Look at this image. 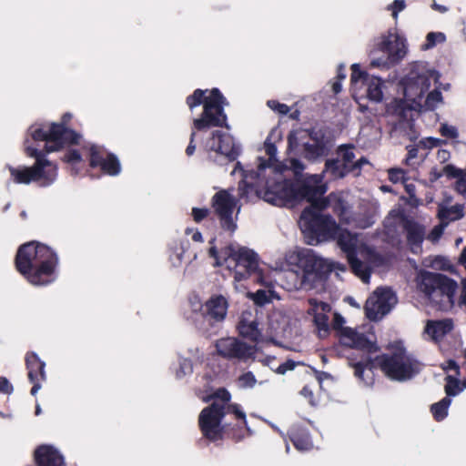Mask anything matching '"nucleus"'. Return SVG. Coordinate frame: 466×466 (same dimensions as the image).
I'll return each mask as SVG.
<instances>
[{
  "label": "nucleus",
  "instance_id": "obj_46",
  "mask_svg": "<svg viewBox=\"0 0 466 466\" xmlns=\"http://www.w3.org/2000/svg\"><path fill=\"white\" fill-rule=\"evenodd\" d=\"M446 225L444 223H441L440 225H437L435 226L431 231L429 233L428 235V238L431 241V242H436L439 240V238L441 237V235L443 234V230H444V227Z\"/></svg>",
  "mask_w": 466,
  "mask_h": 466
},
{
  "label": "nucleus",
  "instance_id": "obj_2",
  "mask_svg": "<svg viewBox=\"0 0 466 466\" xmlns=\"http://www.w3.org/2000/svg\"><path fill=\"white\" fill-rule=\"evenodd\" d=\"M274 135L279 136V131L272 130L265 142V149L268 156V163L260 160L258 164L256 175L258 177H267V180L264 189L258 191L257 195L266 202L279 207L293 206L303 199L317 203V198L324 195L328 190L327 185L323 182V174L306 175L297 178L295 182L288 180L283 174L284 169H291L295 176H299L305 166L296 158L289 159L284 167L277 165V147L270 142Z\"/></svg>",
  "mask_w": 466,
  "mask_h": 466
},
{
  "label": "nucleus",
  "instance_id": "obj_4",
  "mask_svg": "<svg viewBox=\"0 0 466 466\" xmlns=\"http://www.w3.org/2000/svg\"><path fill=\"white\" fill-rule=\"evenodd\" d=\"M287 268L292 279L287 281L289 290H311L321 284L327 275L334 270L344 272L346 266L324 258L309 248H294L284 255V262H276L275 270Z\"/></svg>",
  "mask_w": 466,
  "mask_h": 466
},
{
  "label": "nucleus",
  "instance_id": "obj_6",
  "mask_svg": "<svg viewBox=\"0 0 466 466\" xmlns=\"http://www.w3.org/2000/svg\"><path fill=\"white\" fill-rule=\"evenodd\" d=\"M57 261L56 254L49 247L35 241L21 246L15 258L17 270L35 286L55 280Z\"/></svg>",
  "mask_w": 466,
  "mask_h": 466
},
{
  "label": "nucleus",
  "instance_id": "obj_18",
  "mask_svg": "<svg viewBox=\"0 0 466 466\" xmlns=\"http://www.w3.org/2000/svg\"><path fill=\"white\" fill-rule=\"evenodd\" d=\"M89 151L90 166L92 167H99L101 170L110 176H116L121 171V166L117 157L107 153L103 147L88 145L85 146Z\"/></svg>",
  "mask_w": 466,
  "mask_h": 466
},
{
  "label": "nucleus",
  "instance_id": "obj_35",
  "mask_svg": "<svg viewBox=\"0 0 466 466\" xmlns=\"http://www.w3.org/2000/svg\"><path fill=\"white\" fill-rule=\"evenodd\" d=\"M238 172H239L241 174V177H243V181L239 184V187H238L239 196H240V198H246L247 199H249L248 193H249V190H251V191L253 190V187H252V185H250L247 182V179L249 177H252L253 172H250L248 174L247 172H245L239 162H238L235 165V167L231 174L235 175Z\"/></svg>",
  "mask_w": 466,
  "mask_h": 466
},
{
  "label": "nucleus",
  "instance_id": "obj_64",
  "mask_svg": "<svg viewBox=\"0 0 466 466\" xmlns=\"http://www.w3.org/2000/svg\"><path fill=\"white\" fill-rule=\"evenodd\" d=\"M463 289L461 296V303L466 307V278L462 280Z\"/></svg>",
  "mask_w": 466,
  "mask_h": 466
},
{
  "label": "nucleus",
  "instance_id": "obj_27",
  "mask_svg": "<svg viewBox=\"0 0 466 466\" xmlns=\"http://www.w3.org/2000/svg\"><path fill=\"white\" fill-rule=\"evenodd\" d=\"M452 328L453 324L451 319L429 320L425 326L423 335L433 341H439L450 332Z\"/></svg>",
  "mask_w": 466,
  "mask_h": 466
},
{
  "label": "nucleus",
  "instance_id": "obj_31",
  "mask_svg": "<svg viewBox=\"0 0 466 466\" xmlns=\"http://www.w3.org/2000/svg\"><path fill=\"white\" fill-rule=\"evenodd\" d=\"M438 217L441 223L447 225L463 217V206L461 204L449 206L447 203H441L438 207Z\"/></svg>",
  "mask_w": 466,
  "mask_h": 466
},
{
  "label": "nucleus",
  "instance_id": "obj_62",
  "mask_svg": "<svg viewBox=\"0 0 466 466\" xmlns=\"http://www.w3.org/2000/svg\"><path fill=\"white\" fill-rule=\"evenodd\" d=\"M450 153L447 150H439L438 158L441 161H445L449 158Z\"/></svg>",
  "mask_w": 466,
  "mask_h": 466
},
{
  "label": "nucleus",
  "instance_id": "obj_43",
  "mask_svg": "<svg viewBox=\"0 0 466 466\" xmlns=\"http://www.w3.org/2000/svg\"><path fill=\"white\" fill-rule=\"evenodd\" d=\"M440 132L443 137L449 138H457L459 136L458 130L455 127L450 126L446 123L441 124L440 127Z\"/></svg>",
  "mask_w": 466,
  "mask_h": 466
},
{
  "label": "nucleus",
  "instance_id": "obj_40",
  "mask_svg": "<svg viewBox=\"0 0 466 466\" xmlns=\"http://www.w3.org/2000/svg\"><path fill=\"white\" fill-rule=\"evenodd\" d=\"M179 368L176 370V376L177 379H181L188 374H190L193 370L192 363L189 360L185 358L179 359Z\"/></svg>",
  "mask_w": 466,
  "mask_h": 466
},
{
  "label": "nucleus",
  "instance_id": "obj_49",
  "mask_svg": "<svg viewBox=\"0 0 466 466\" xmlns=\"http://www.w3.org/2000/svg\"><path fill=\"white\" fill-rule=\"evenodd\" d=\"M14 390L12 384L5 377H0V392L4 394H11Z\"/></svg>",
  "mask_w": 466,
  "mask_h": 466
},
{
  "label": "nucleus",
  "instance_id": "obj_8",
  "mask_svg": "<svg viewBox=\"0 0 466 466\" xmlns=\"http://www.w3.org/2000/svg\"><path fill=\"white\" fill-rule=\"evenodd\" d=\"M364 310L368 321L360 328V330L351 328L343 329L341 330V344L373 353L377 350L379 289H375L367 299Z\"/></svg>",
  "mask_w": 466,
  "mask_h": 466
},
{
  "label": "nucleus",
  "instance_id": "obj_20",
  "mask_svg": "<svg viewBox=\"0 0 466 466\" xmlns=\"http://www.w3.org/2000/svg\"><path fill=\"white\" fill-rule=\"evenodd\" d=\"M238 329L242 337L254 342L264 341L263 326L259 327L258 313L256 309H246L241 313Z\"/></svg>",
  "mask_w": 466,
  "mask_h": 466
},
{
  "label": "nucleus",
  "instance_id": "obj_36",
  "mask_svg": "<svg viewBox=\"0 0 466 466\" xmlns=\"http://www.w3.org/2000/svg\"><path fill=\"white\" fill-rule=\"evenodd\" d=\"M451 402V399L446 397L431 405V412L437 420H442L447 416Z\"/></svg>",
  "mask_w": 466,
  "mask_h": 466
},
{
  "label": "nucleus",
  "instance_id": "obj_57",
  "mask_svg": "<svg viewBox=\"0 0 466 466\" xmlns=\"http://www.w3.org/2000/svg\"><path fill=\"white\" fill-rule=\"evenodd\" d=\"M441 140L438 138L428 137L425 141V145L430 147H438L441 144Z\"/></svg>",
  "mask_w": 466,
  "mask_h": 466
},
{
  "label": "nucleus",
  "instance_id": "obj_7",
  "mask_svg": "<svg viewBox=\"0 0 466 466\" xmlns=\"http://www.w3.org/2000/svg\"><path fill=\"white\" fill-rule=\"evenodd\" d=\"M208 91L197 89L193 95L187 98V104L192 110L194 107L203 104V112L199 117L194 118L193 127L190 135V143L186 149L187 156L193 155L196 147L193 140L196 131L207 130L214 127L227 126V116L224 113L226 99L223 97L218 88H213L206 95Z\"/></svg>",
  "mask_w": 466,
  "mask_h": 466
},
{
  "label": "nucleus",
  "instance_id": "obj_54",
  "mask_svg": "<svg viewBox=\"0 0 466 466\" xmlns=\"http://www.w3.org/2000/svg\"><path fill=\"white\" fill-rule=\"evenodd\" d=\"M316 379L318 380L319 386L322 387L323 382L328 380H332V377L327 372L316 371Z\"/></svg>",
  "mask_w": 466,
  "mask_h": 466
},
{
  "label": "nucleus",
  "instance_id": "obj_53",
  "mask_svg": "<svg viewBox=\"0 0 466 466\" xmlns=\"http://www.w3.org/2000/svg\"><path fill=\"white\" fill-rule=\"evenodd\" d=\"M301 395L304 396L309 400V402L311 405H315L316 404V400L314 399L313 390L309 386H305L301 390Z\"/></svg>",
  "mask_w": 466,
  "mask_h": 466
},
{
  "label": "nucleus",
  "instance_id": "obj_25",
  "mask_svg": "<svg viewBox=\"0 0 466 466\" xmlns=\"http://www.w3.org/2000/svg\"><path fill=\"white\" fill-rule=\"evenodd\" d=\"M354 370L355 376L360 379L365 386L372 387L376 382L379 370V357H370L365 364L356 363Z\"/></svg>",
  "mask_w": 466,
  "mask_h": 466
},
{
  "label": "nucleus",
  "instance_id": "obj_32",
  "mask_svg": "<svg viewBox=\"0 0 466 466\" xmlns=\"http://www.w3.org/2000/svg\"><path fill=\"white\" fill-rule=\"evenodd\" d=\"M397 304L396 291L390 287L380 288V318L389 314Z\"/></svg>",
  "mask_w": 466,
  "mask_h": 466
},
{
  "label": "nucleus",
  "instance_id": "obj_51",
  "mask_svg": "<svg viewBox=\"0 0 466 466\" xmlns=\"http://www.w3.org/2000/svg\"><path fill=\"white\" fill-rule=\"evenodd\" d=\"M436 267L442 270H448L451 273H456L454 266H452L448 260L440 258L436 260Z\"/></svg>",
  "mask_w": 466,
  "mask_h": 466
},
{
  "label": "nucleus",
  "instance_id": "obj_47",
  "mask_svg": "<svg viewBox=\"0 0 466 466\" xmlns=\"http://www.w3.org/2000/svg\"><path fill=\"white\" fill-rule=\"evenodd\" d=\"M296 364L294 361L292 360H288L282 364H280L279 367H277L276 369H274L273 367L270 366V369L273 370L276 373L278 374H285L288 370H294Z\"/></svg>",
  "mask_w": 466,
  "mask_h": 466
},
{
  "label": "nucleus",
  "instance_id": "obj_19",
  "mask_svg": "<svg viewBox=\"0 0 466 466\" xmlns=\"http://www.w3.org/2000/svg\"><path fill=\"white\" fill-rule=\"evenodd\" d=\"M216 348L218 352L228 359H238L247 360L253 357L255 350L235 338H225L217 341Z\"/></svg>",
  "mask_w": 466,
  "mask_h": 466
},
{
  "label": "nucleus",
  "instance_id": "obj_34",
  "mask_svg": "<svg viewBox=\"0 0 466 466\" xmlns=\"http://www.w3.org/2000/svg\"><path fill=\"white\" fill-rule=\"evenodd\" d=\"M291 441L299 451H306L312 448V442L307 431L293 429L291 431Z\"/></svg>",
  "mask_w": 466,
  "mask_h": 466
},
{
  "label": "nucleus",
  "instance_id": "obj_52",
  "mask_svg": "<svg viewBox=\"0 0 466 466\" xmlns=\"http://www.w3.org/2000/svg\"><path fill=\"white\" fill-rule=\"evenodd\" d=\"M65 160L68 163L75 164L82 160L81 155L76 150H70L66 156Z\"/></svg>",
  "mask_w": 466,
  "mask_h": 466
},
{
  "label": "nucleus",
  "instance_id": "obj_45",
  "mask_svg": "<svg viewBox=\"0 0 466 466\" xmlns=\"http://www.w3.org/2000/svg\"><path fill=\"white\" fill-rule=\"evenodd\" d=\"M388 172L392 183L405 182V173L401 168H391Z\"/></svg>",
  "mask_w": 466,
  "mask_h": 466
},
{
  "label": "nucleus",
  "instance_id": "obj_42",
  "mask_svg": "<svg viewBox=\"0 0 466 466\" xmlns=\"http://www.w3.org/2000/svg\"><path fill=\"white\" fill-rule=\"evenodd\" d=\"M406 8V3L404 0H394L390 5L387 6V10L391 12V16L397 20L400 12Z\"/></svg>",
  "mask_w": 466,
  "mask_h": 466
},
{
  "label": "nucleus",
  "instance_id": "obj_33",
  "mask_svg": "<svg viewBox=\"0 0 466 466\" xmlns=\"http://www.w3.org/2000/svg\"><path fill=\"white\" fill-rule=\"evenodd\" d=\"M443 174L447 177H456L455 189L464 198H466V170L456 168L451 165H447L443 167Z\"/></svg>",
  "mask_w": 466,
  "mask_h": 466
},
{
  "label": "nucleus",
  "instance_id": "obj_38",
  "mask_svg": "<svg viewBox=\"0 0 466 466\" xmlns=\"http://www.w3.org/2000/svg\"><path fill=\"white\" fill-rule=\"evenodd\" d=\"M445 35L442 33L431 32L426 36L425 43L421 46V50H429L436 46L438 42H444Z\"/></svg>",
  "mask_w": 466,
  "mask_h": 466
},
{
  "label": "nucleus",
  "instance_id": "obj_3",
  "mask_svg": "<svg viewBox=\"0 0 466 466\" xmlns=\"http://www.w3.org/2000/svg\"><path fill=\"white\" fill-rule=\"evenodd\" d=\"M208 254L214 258L213 265L215 267L224 266L233 272L236 283L243 281L254 274L256 281L268 288V289H258L249 295L255 304L262 306L275 299H280L271 289L273 286L271 272H264L258 268V257L253 250L238 244H229L219 251L215 247H210Z\"/></svg>",
  "mask_w": 466,
  "mask_h": 466
},
{
  "label": "nucleus",
  "instance_id": "obj_17",
  "mask_svg": "<svg viewBox=\"0 0 466 466\" xmlns=\"http://www.w3.org/2000/svg\"><path fill=\"white\" fill-rule=\"evenodd\" d=\"M212 206L219 218L221 227L230 232L235 231L237 224L234 218L240 210L238 200L228 190H220L212 198Z\"/></svg>",
  "mask_w": 466,
  "mask_h": 466
},
{
  "label": "nucleus",
  "instance_id": "obj_1",
  "mask_svg": "<svg viewBox=\"0 0 466 466\" xmlns=\"http://www.w3.org/2000/svg\"><path fill=\"white\" fill-rule=\"evenodd\" d=\"M319 196L316 202L309 201L310 206L306 208L299 218V225L304 233H310L322 239H336L338 246L346 254L349 263L355 273L364 283L370 282V272L359 259L356 258V248L359 238L356 234L341 228L329 215L320 212L331 208L340 221L347 225L366 228L374 223L371 218H356L351 216L350 206L342 193H330L324 198Z\"/></svg>",
  "mask_w": 466,
  "mask_h": 466
},
{
  "label": "nucleus",
  "instance_id": "obj_59",
  "mask_svg": "<svg viewBox=\"0 0 466 466\" xmlns=\"http://www.w3.org/2000/svg\"><path fill=\"white\" fill-rule=\"evenodd\" d=\"M444 370H454L458 372L459 367L457 363L454 360H448L446 363V366L443 367Z\"/></svg>",
  "mask_w": 466,
  "mask_h": 466
},
{
  "label": "nucleus",
  "instance_id": "obj_21",
  "mask_svg": "<svg viewBox=\"0 0 466 466\" xmlns=\"http://www.w3.org/2000/svg\"><path fill=\"white\" fill-rule=\"evenodd\" d=\"M208 147L210 150L226 157L229 161H234L240 153V147L228 132H214Z\"/></svg>",
  "mask_w": 466,
  "mask_h": 466
},
{
  "label": "nucleus",
  "instance_id": "obj_5",
  "mask_svg": "<svg viewBox=\"0 0 466 466\" xmlns=\"http://www.w3.org/2000/svg\"><path fill=\"white\" fill-rule=\"evenodd\" d=\"M406 74L400 81L404 96L403 108L416 112L432 110L442 102L441 92L436 87L429 92L440 75L427 62L415 61L406 66Z\"/></svg>",
  "mask_w": 466,
  "mask_h": 466
},
{
  "label": "nucleus",
  "instance_id": "obj_41",
  "mask_svg": "<svg viewBox=\"0 0 466 466\" xmlns=\"http://www.w3.org/2000/svg\"><path fill=\"white\" fill-rule=\"evenodd\" d=\"M257 382L254 374L250 371L242 374L238 378V386L243 389L253 388Z\"/></svg>",
  "mask_w": 466,
  "mask_h": 466
},
{
  "label": "nucleus",
  "instance_id": "obj_15",
  "mask_svg": "<svg viewBox=\"0 0 466 466\" xmlns=\"http://www.w3.org/2000/svg\"><path fill=\"white\" fill-rule=\"evenodd\" d=\"M409 46L404 36L390 32L380 41V69L399 65L408 55Z\"/></svg>",
  "mask_w": 466,
  "mask_h": 466
},
{
  "label": "nucleus",
  "instance_id": "obj_28",
  "mask_svg": "<svg viewBox=\"0 0 466 466\" xmlns=\"http://www.w3.org/2000/svg\"><path fill=\"white\" fill-rule=\"evenodd\" d=\"M205 309L208 316L217 321H221L227 315L228 301L225 297L216 295L206 302Z\"/></svg>",
  "mask_w": 466,
  "mask_h": 466
},
{
  "label": "nucleus",
  "instance_id": "obj_14",
  "mask_svg": "<svg viewBox=\"0 0 466 466\" xmlns=\"http://www.w3.org/2000/svg\"><path fill=\"white\" fill-rule=\"evenodd\" d=\"M303 147V156L309 161H318L328 156L333 144L321 130H295L289 136V149Z\"/></svg>",
  "mask_w": 466,
  "mask_h": 466
},
{
  "label": "nucleus",
  "instance_id": "obj_10",
  "mask_svg": "<svg viewBox=\"0 0 466 466\" xmlns=\"http://www.w3.org/2000/svg\"><path fill=\"white\" fill-rule=\"evenodd\" d=\"M32 139L27 135L25 140V148L28 156L35 158L32 167L18 166L8 167L14 182L17 184L38 183L42 187L50 186L57 177V167L56 164L42 157L40 149L32 145Z\"/></svg>",
  "mask_w": 466,
  "mask_h": 466
},
{
  "label": "nucleus",
  "instance_id": "obj_30",
  "mask_svg": "<svg viewBox=\"0 0 466 466\" xmlns=\"http://www.w3.org/2000/svg\"><path fill=\"white\" fill-rule=\"evenodd\" d=\"M406 230L411 251L419 253L421 250V243L425 237V228L417 223L409 222Z\"/></svg>",
  "mask_w": 466,
  "mask_h": 466
},
{
  "label": "nucleus",
  "instance_id": "obj_23",
  "mask_svg": "<svg viewBox=\"0 0 466 466\" xmlns=\"http://www.w3.org/2000/svg\"><path fill=\"white\" fill-rule=\"evenodd\" d=\"M309 308L308 312L313 316L319 335L323 338L329 331V318L327 313L330 311V306L328 303L319 301L316 299H309Z\"/></svg>",
  "mask_w": 466,
  "mask_h": 466
},
{
  "label": "nucleus",
  "instance_id": "obj_24",
  "mask_svg": "<svg viewBox=\"0 0 466 466\" xmlns=\"http://www.w3.org/2000/svg\"><path fill=\"white\" fill-rule=\"evenodd\" d=\"M366 164H368V160L366 158L359 159L353 166H349L347 163H343L339 158L327 160L325 172L330 173L335 178L343 177L349 173H354L355 176H359L361 167Z\"/></svg>",
  "mask_w": 466,
  "mask_h": 466
},
{
  "label": "nucleus",
  "instance_id": "obj_39",
  "mask_svg": "<svg viewBox=\"0 0 466 466\" xmlns=\"http://www.w3.org/2000/svg\"><path fill=\"white\" fill-rule=\"evenodd\" d=\"M446 381L445 392L448 396H456L461 392V388L460 387V382L458 380L451 376H447Z\"/></svg>",
  "mask_w": 466,
  "mask_h": 466
},
{
  "label": "nucleus",
  "instance_id": "obj_48",
  "mask_svg": "<svg viewBox=\"0 0 466 466\" xmlns=\"http://www.w3.org/2000/svg\"><path fill=\"white\" fill-rule=\"evenodd\" d=\"M227 410L226 412L233 413L236 418L242 420L246 423V414L245 412L240 409V407L237 404L234 405H228L226 406Z\"/></svg>",
  "mask_w": 466,
  "mask_h": 466
},
{
  "label": "nucleus",
  "instance_id": "obj_50",
  "mask_svg": "<svg viewBox=\"0 0 466 466\" xmlns=\"http://www.w3.org/2000/svg\"><path fill=\"white\" fill-rule=\"evenodd\" d=\"M208 214V208H194L192 209V216L196 222H200L202 219H204Z\"/></svg>",
  "mask_w": 466,
  "mask_h": 466
},
{
  "label": "nucleus",
  "instance_id": "obj_63",
  "mask_svg": "<svg viewBox=\"0 0 466 466\" xmlns=\"http://www.w3.org/2000/svg\"><path fill=\"white\" fill-rule=\"evenodd\" d=\"M432 8L440 13H445L448 11L446 6L437 4L435 1L432 4Z\"/></svg>",
  "mask_w": 466,
  "mask_h": 466
},
{
  "label": "nucleus",
  "instance_id": "obj_12",
  "mask_svg": "<svg viewBox=\"0 0 466 466\" xmlns=\"http://www.w3.org/2000/svg\"><path fill=\"white\" fill-rule=\"evenodd\" d=\"M72 115L66 113L62 123H35L28 128V136L35 142H45V151L52 153L60 150L67 144H79L81 135L66 127Z\"/></svg>",
  "mask_w": 466,
  "mask_h": 466
},
{
  "label": "nucleus",
  "instance_id": "obj_37",
  "mask_svg": "<svg viewBox=\"0 0 466 466\" xmlns=\"http://www.w3.org/2000/svg\"><path fill=\"white\" fill-rule=\"evenodd\" d=\"M338 156L343 163H347L349 166H353L356 163L353 161L355 158L353 147L346 145L340 146L339 147Z\"/></svg>",
  "mask_w": 466,
  "mask_h": 466
},
{
  "label": "nucleus",
  "instance_id": "obj_26",
  "mask_svg": "<svg viewBox=\"0 0 466 466\" xmlns=\"http://www.w3.org/2000/svg\"><path fill=\"white\" fill-rule=\"evenodd\" d=\"M38 466H64V457L50 445L40 446L35 452Z\"/></svg>",
  "mask_w": 466,
  "mask_h": 466
},
{
  "label": "nucleus",
  "instance_id": "obj_61",
  "mask_svg": "<svg viewBox=\"0 0 466 466\" xmlns=\"http://www.w3.org/2000/svg\"><path fill=\"white\" fill-rule=\"evenodd\" d=\"M418 150L414 147L410 148L408 152V157L406 158V162L409 163L411 159L417 157Z\"/></svg>",
  "mask_w": 466,
  "mask_h": 466
},
{
  "label": "nucleus",
  "instance_id": "obj_44",
  "mask_svg": "<svg viewBox=\"0 0 466 466\" xmlns=\"http://www.w3.org/2000/svg\"><path fill=\"white\" fill-rule=\"evenodd\" d=\"M267 104L270 109L280 115H287L289 112V107L287 105L276 100H268Z\"/></svg>",
  "mask_w": 466,
  "mask_h": 466
},
{
  "label": "nucleus",
  "instance_id": "obj_56",
  "mask_svg": "<svg viewBox=\"0 0 466 466\" xmlns=\"http://www.w3.org/2000/svg\"><path fill=\"white\" fill-rule=\"evenodd\" d=\"M343 323H344L343 318L339 314H335V328L340 329V332H339V339L340 340H341V330L344 329V328H342Z\"/></svg>",
  "mask_w": 466,
  "mask_h": 466
},
{
  "label": "nucleus",
  "instance_id": "obj_16",
  "mask_svg": "<svg viewBox=\"0 0 466 466\" xmlns=\"http://www.w3.org/2000/svg\"><path fill=\"white\" fill-rule=\"evenodd\" d=\"M350 81L354 92L360 88V86L367 82L366 96H360L358 103L362 111L376 110L379 103V78H368V74L360 70V65L351 66Z\"/></svg>",
  "mask_w": 466,
  "mask_h": 466
},
{
  "label": "nucleus",
  "instance_id": "obj_13",
  "mask_svg": "<svg viewBox=\"0 0 466 466\" xmlns=\"http://www.w3.org/2000/svg\"><path fill=\"white\" fill-rule=\"evenodd\" d=\"M230 400V394L225 389H219L215 393V400L203 409L198 416V424L203 435L211 441L222 438L224 427L222 419L226 414V406Z\"/></svg>",
  "mask_w": 466,
  "mask_h": 466
},
{
  "label": "nucleus",
  "instance_id": "obj_60",
  "mask_svg": "<svg viewBox=\"0 0 466 466\" xmlns=\"http://www.w3.org/2000/svg\"><path fill=\"white\" fill-rule=\"evenodd\" d=\"M41 380H42L39 379L38 380H35V382H32L33 383V387L31 389L32 395H35L38 392V390L41 389V384H40Z\"/></svg>",
  "mask_w": 466,
  "mask_h": 466
},
{
  "label": "nucleus",
  "instance_id": "obj_9",
  "mask_svg": "<svg viewBox=\"0 0 466 466\" xmlns=\"http://www.w3.org/2000/svg\"><path fill=\"white\" fill-rule=\"evenodd\" d=\"M386 351L380 356V369L390 380L406 381L420 372V361L407 350L402 340L390 342Z\"/></svg>",
  "mask_w": 466,
  "mask_h": 466
},
{
  "label": "nucleus",
  "instance_id": "obj_29",
  "mask_svg": "<svg viewBox=\"0 0 466 466\" xmlns=\"http://www.w3.org/2000/svg\"><path fill=\"white\" fill-rule=\"evenodd\" d=\"M25 363L30 382H35V380H38L39 379L46 380V364L35 353H28L25 357Z\"/></svg>",
  "mask_w": 466,
  "mask_h": 466
},
{
  "label": "nucleus",
  "instance_id": "obj_58",
  "mask_svg": "<svg viewBox=\"0 0 466 466\" xmlns=\"http://www.w3.org/2000/svg\"><path fill=\"white\" fill-rule=\"evenodd\" d=\"M402 183L404 184V187H405L407 193L410 197H413L415 194V186L412 183H407L406 180H405V182H402Z\"/></svg>",
  "mask_w": 466,
  "mask_h": 466
},
{
  "label": "nucleus",
  "instance_id": "obj_11",
  "mask_svg": "<svg viewBox=\"0 0 466 466\" xmlns=\"http://www.w3.org/2000/svg\"><path fill=\"white\" fill-rule=\"evenodd\" d=\"M417 281L420 290L423 292V298L426 296L439 309L447 311L453 307L458 289L456 281L442 274L430 271H420Z\"/></svg>",
  "mask_w": 466,
  "mask_h": 466
},
{
  "label": "nucleus",
  "instance_id": "obj_55",
  "mask_svg": "<svg viewBox=\"0 0 466 466\" xmlns=\"http://www.w3.org/2000/svg\"><path fill=\"white\" fill-rule=\"evenodd\" d=\"M190 233H192V239L196 242H202L203 241V238H202V234L197 230V229H192V228H187L186 229V234L187 235H189Z\"/></svg>",
  "mask_w": 466,
  "mask_h": 466
},
{
  "label": "nucleus",
  "instance_id": "obj_22",
  "mask_svg": "<svg viewBox=\"0 0 466 466\" xmlns=\"http://www.w3.org/2000/svg\"><path fill=\"white\" fill-rule=\"evenodd\" d=\"M289 324V318L280 310H274L268 315V322L263 326L264 341H272L275 337L285 335Z\"/></svg>",
  "mask_w": 466,
  "mask_h": 466
}]
</instances>
